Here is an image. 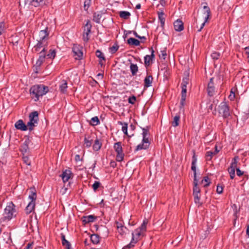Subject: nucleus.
Returning <instances> with one entry per match:
<instances>
[{
	"instance_id": "3c124183",
	"label": "nucleus",
	"mask_w": 249,
	"mask_h": 249,
	"mask_svg": "<svg viewBox=\"0 0 249 249\" xmlns=\"http://www.w3.org/2000/svg\"><path fill=\"white\" fill-rule=\"evenodd\" d=\"M232 208L234 210V215H235V216L236 217H237V214L239 212V209H238L236 205H235V204H233L232 206Z\"/></svg>"
},
{
	"instance_id": "2eb2a0df",
	"label": "nucleus",
	"mask_w": 249,
	"mask_h": 249,
	"mask_svg": "<svg viewBox=\"0 0 249 249\" xmlns=\"http://www.w3.org/2000/svg\"><path fill=\"white\" fill-rule=\"evenodd\" d=\"M82 48L79 45H74L72 48V51L75 54L76 59H81L83 56V53L82 52Z\"/></svg>"
},
{
	"instance_id": "bb28decb",
	"label": "nucleus",
	"mask_w": 249,
	"mask_h": 249,
	"mask_svg": "<svg viewBox=\"0 0 249 249\" xmlns=\"http://www.w3.org/2000/svg\"><path fill=\"white\" fill-rule=\"evenodd\" d=\"M91 28V25L90 24V21L89 20H88L86 25L84 26L83 33L89 34L90 32Z\"/></svg>"
},
{
	"instance_id": "6e6552de",
	"label": "nucleus",
	"mask_w": 249,
	"mask_h": 249,
	"mask_svg": "<svg viewBox=\"0 0 249 249\" xmlns=\"http://www.w3.org/2000/svg\"><path fill=\"white\" fill-rule=\"evenodd\" d=\"M217 110L219 114L221 115L224 118H227L230 115L229 106L227 103L225 102L220 103L217 107Z\"/></svg>"
},
{
	"instance_id": "338daca9",
	"label": "nucleus",
	"mask_w": 249,
	"mask_h": 249,
	"mask_svg": "<svg viewBox=\"0 0 249 249\" xmlns=\"http://www.w3.org/2000/svg\"><path fill=\"white\" fill-rule=\"evenodd\" d=\"M33 243H28L24 249H32Z\"/></svg>"
},
{
	"instance_id": "0e129e2a",
	"label": "nucleus",
	"mask_w": 249,
	"mask_h": 249,
	"mask_svg": "<svg viewBox=\"0 0 249 249\" xmlns=\"http://www.w3.org/2000/svg\"><path fill=\"white\" fill-rule=\"evenodd\" d=\"M4 30V25L2 23H0V35Z\"/></svg>"
},
{
	"instance_id": "cd10ccee",
	"label": "nucleus",
	"mask_w": 249,
	"mask_h": 249,
	"mask_svg": "<svg viewBox=\"0 0 249 249\" xmlns=\"http://www.w3.org/2000/svg\"><path fill=\"white\" fill-rule=\"evenodd\" d=\"M62 245L65 247L66 249H71L70 243L65 239L64 235H62Z\"/></svg>"
},
{
	"instance_id": "bf43d9fd",
	"label": "nucleus",
	"mask_w": 249,
	"mask_h": 249,
	"mask_svg": "<svg viewBox=\"0 0 249 249\" xmlns=\"http://www.w3.org/2000/svg\"><path fill=\"white\" fill-rule=\"evenodd\" d=\"M23 160L24 162L27 165H30V161H29V158L27 156H23Z\"/></svg>"
},
{
	"instance_id": "7c9ffc66",
	"label": "nucleus",
	"mask_w": 249,
	"mask_h": 249,
	"mask_svg": "<svg viewBox=\"0 0 249 249\" xmlns=\"http://www.w3.org/2000/svg\"><path fill=\"white\" fill-rule=\"evenodd\" d=\"M102 143L98 139L95 140L93 145V149L94 151H98L101 147Z\"/></svg>"
},
{
	"instance_id": "7ed1b4c3",
	"label": "nucleus",
	"mask_w": 249,
	"mask_h": 249,
	"mask_svg": "<svg viewBox=\"0 0 249 249\" xmlns=\"http://www.w3.org/2000/svg\"><path fill=\"white\" fill-rule=\"evenodd\" d=\"M17 214L15 205L10 202L8 203L4 210V212L1 217L3 221H9L13 217H15Z\"/></svg>"
},
{
	"instance_id": "5701e85b",
	"label": "nucleus",
	"mask_w": 249,
	"mask_h": 249,
	"mask_svg": "<svg viewBox=\"0 0 249 249\" xmlns=\"http://www.w3.org/2000/svg\"><path fill=\"white\" fill-rule=\"evenodd\" d=\"M154 51H153V50H152L151 55H146L144 57V63H145V65L149 66L150 64V62L152 60V59L154 58Z\"/></svg>"
},
{
	"instance_id": "a19ab883",
	"label": "nucleus",
	"mask_w": 249,
	"mask_h": 249,
	"mask_svg": "<svg viewBox=\"0 0 249 249\" xmlns=\"http://www.w3.org/2000/svg\"><path fill=\"white\" fill-rule=\"evenodd\" d=\"M55 51L54 50H50V53L47 55L49 58L53 59L55 56Z\"/></svg>"
},
{
	"instance_id": "13d9d810",
	"label": "nucleus",
	"mask_w": 249,
	"mask_h": 249,
	"mask_svg": "<svg viewBox=\"0 0 249 249\" xmlns=\"http://www.w3.org/2000/svg\"><path fill=\"white\" fill-rule=\"evenodd\" d=\"M223 188L222 186L218 185L217 186L216 192L218 194H220L223 192Z\"/></svg>"
},
{
	"instance_id": "f704fd0d",
	"label": "nucleus",
	"mask_w": 249,
	"mask_h": 249,
	"mask_svg": "<svg viewBox=\"0 0 249 249\" xmlns=\"http://www.w3.org/2000/svg\"><path fill=\"white\" fill-rule=\"evenodd\" d=\"M180 117L177 115L174 117L173 121L172 122V124L174 127H176L178 125L179 122Z\"/></svg>"
},
{
	"instance_id": "f8f14e48",
	"label": "nucleus",
	"mask_w": 249,
	"mask_h": 249,
	"mask_svg": "<svg viewBox=\"0 0 249 249\" xmlns=\"http://www.w3.org/2000/svg\"><path fill=\"white\" fill-rule=\"evenodd\" d=\"M147 223L148 220L147 219H144L141 226L139 228L135 230L133 232L141 238V236H143L144 232L146 231V225Z\"/></svg>"
},
{
	"instance_id": "393cba45",
	"label": "nucleus",
	"mask_w": 249,
	"mask_h": 249,
	"mask_svg": "<svg viewBox=\"0 0 249 249\" xmlns=\"http://www.w3.org/2000/svg\"><path fill=\"white\" fill-rule=\"evenodd\" d=\"M29 4L32 5L35 7L38 6L40 3L42 2L43 0H26Z\"/></svg>"
},
{
	"instance_id": "b1692460",
	"label": "nucleus",
	"mask_w": 249,
	"mask_h": 249,
	"mask_svg": "<svg viewBox=\"0 0 249 249\" xmlns=\"http://www.w3.org/2000/svg\"><path fill=\"white\" fill-rule=\"evenodd\" d=\"M153 81V77L151 75H147L144 79V87L148 88L151 86Z\"/></svg>"
},
{
	"instance_id": "09e8293b",
	"label": "nucleus",
	"mask_w": 249,
	"mask_h": 249,
	"mask_svg": "<svg viewBox=\"0 0 249 249\" xmlns=\"http://www.w3.org/2000/svg\"><path fill=\"white\" fill-rule=\"evenodd\" d=\"M91 2V0H85L84 2V8L85 10H88Z\"/></svg>"
},
{
	"instance_id": "a878e982",
	"label": "nucleus",
	"mask_w": 249,
	"mask_h": 249,
	"mask_svg": "<svg viewBox=\"0 0 249 249\" xmlns=\"http://www.w3.org/2000/svg\"><path fill=\"white\" fill-rule=\"evenodd\" d=\"M127 43L130 45L138 46L140 45V41L132 37H130L127 40Z\"/></svg>"
},
{
	"instance_id": "6e6d98bb",
	"label": "nucleus",
	"mask_w": 249,
	"mask_h": 249,
	"mask_svg": "<svg viewBox=\"0 0 249 249\" xmlns=\"http://www.w3.org/2000/svg\"><path fill=\"white\" fill-rule=\"evenodd\" d=\"M136 97L134 96H132V97H130L128 99V102L130 104H134L136 101Z\"/></svg>"
},
{
	"instance_id": "f257e3e1",
	"label": "nucleus",
	"mask_w": 249,
	"mask_h": 249,
	"mask_svg": "<svg viewBox=\"0 0 249 249\" xmlns=\"http://www.w3.org/2000/svg\"><path fill=\"white\" fill-rule=\"evenodd\" d=\"M36 39L37 42L34 48L36 52H39L42 48V51H45L48 46V40L49 39V32L48 28L41 30L36 36Z\"/></svg>"
},
{
	"instance_id": "69168bd1",
	"label": "nucleus",
	"mask_w": 249,
	"mask_h": 249,
	"mask_svg": "<svg viewBox=\"0 0 249 249\" xmlns=\"http://www.w3.org/2000/svg\"><path fill=\"white\" fill-rule=\"evenodd\" d=\"M103 78V73H99L96 76V78L98 80L102 79Z\"/></svg>"
},
{
	"instance_id": "ddd939ff",
	"label": "nucleus",
	"mask_w": 249,
	"mask_h": 249,
	"mask_svg": "<svg viewBox=\"0 0 249 249\" xmlns=\"http://www.w3.org/2000/svg\"><path fill=\"white\" fill-rule=\"evenodd\" d=\"M213 78H211L208 84L207 93L210 96H213L216 92V90L213 82Z\"/></svg>"
},
{
	"instance_id": "4c0bfd02",
	"label": "nucleus",
	"mask_w": 249,
	"mask_h": 249,
	"mask_svg": "<svg viewBox=\"0 0 249 249\" xmlns=\"http://www.w3.org/2000/svg\"><path fill=\"white\" fill-rule=\"evenodd\" d=\"M99 123V120L97 117H94L91 118L90 124L92 125H96Z\"/></svg>"
},
{
	"instance_id": "c756f323",
	"label": "nucleus",
	"mask_w": 249,
	"mask_h": 249,
	"mask_svg": "<svg viewBox=\"0 0 249 249\" xmlns=\"http://www.w3.org/2000/svg\"><path fill=\"white\" fill-rule=\"evenodd\" d=\"M131 14L128 11H120L119 12V16L120 17L124 19H127L129 18Z\"/></svg>"
},
{
	"instance_id": "79ce46f5",
	"label": "nucleus",
	"mask_w": 249,
	"mask_h": 249,
	"mask_svg": "<svg viewBox=\"0 0 249 249\" xmlns=\"http://www.w3.org/2000/svg\"><path fill=\"white\" fill-rule=\"evenodd\" d=\"M235 169L231 168L229 167L228 168V172L230 175V178L231 179H233L235 176Z\"/></svg>"
},
{
	"instance_id": "1a4fd4ad",
	"label": "nucleus",
	"mask_w": 249,
	"mask_h": 249,
	"mask_svg": "<svg viewBox=\"0 0 249 249\" xmlns=\"http://www.w3.org/2000/svg\"><path fill=\"white\" fill-rule=\"evenodd\" d=\"M211 15V11L210 8L207 5H204L203 7V13H202V18L204 19L203 22L202 23L200 29L198 30V32H200L201 30L204 27L205 23L207 22L208 19L209 18Z\"/></svg>"
},
{
	"instance_id": "a211bd4d",
	"label": "nucleus",
	"mask_w": 249,
	"mask_h": 249,
	"mask_svg": "<svg viewBox=\"0 0 249 249\" xmlns=\"http://www.w3.org/2000/svg\"><path fill=\"white\" fill-rule=\"evenodd\" d=\"M115 224L118 232L122 236L124 235L127 231V228L118 222H116Z\"/></svg>"
},
{
	"instance_id": "473e14b6",
	"label": "nucleus",
	"mask_w": 249,
	"mask_h": 249,
	"mask_svg": "<svg viewBox=\"0 0 249 249\" xmlns=\"http://www.w3.org/2000/svg\"><path fill=\"white\" fill-rule=\"evenodd\" d=\"M130 69L131 72L132 73V74L133 75H136L138 71V68L136 64H134L131 63L130 66Z\"/></svg>"
},
{
	"instance_id": "412c9836",
	"label": "nucleus",
	"mask_w": 249,
	"mask_h": 249,
	"mask_svg": "<svg viewBox=\"0 0 249 249\" xmlns=\"http://www.w3.org/2000/svg\"><path fill=\"white\" fill-rule=\"evenodd\" d=\"M30 142V140L29 138H27L21 147V151L24 154L26 153L29 149V144Z\"/></svg>"
},
{
	"instance_id": "6ab92c4d",
	"label": "nucleus",
	"mask_w": 249,
	"mask_h": 249,
	"mask_svg": "<svg viewBox=\"0 0 249 249\" xmlns=\"http://www.w3.org/2000/svg\"><path fill=\"white\" fill-rule=\"evenodd\" d=\"M72 173L69 170H66L64 171L61 177L63 179L64 182H66L69 180L71 178Z\"/></svg>"
},
{
	"instance_id": "2f4dec72",
	"label": "nucleus",
	"mask_w": 249,
	"mask_h": 249,
	"mask_svg": "<svg viewBox=\"0 0 249 249\" xmlns=\"http://www.w3.org/2000/svg\"><path fill=\"white\" fill-rule=\"evenodd\" d=\"M96 55L98 58H100L101 59V60L100 61L99 63L101 65H103V61H105V60L103 53L100 51L97 50L96 52Z\"/></svg>"
},
{
	"instance_id": "de8ad7c7",
	"label": "nucleus",
	"mask_w": 249,
	"mask_h": 249,
	"mask_svg": "<svg viewBox=\"0 0 249 249\" xmlns=\"http://www.w3.org/2000/svg\"><path fill=\"white\" fill-rule=\"evenodd\" d=\"M159 18L160 21V22L162 24H164L165 19L164 18V13L163 12H161L159 14Z\"/></svg>"
},
{
	"instance_id": "f3484780",
	"label": "nucleus",
	"mask_w": 249,
	"mask_h": 249,
	"mask_svg": "<svg viewBox=\"0 0 249 249\" xmlns=\"http://www.w3.org/2000/svg\"><path fill=\"white\" fill-rule=\"evenodd\" d=\"M40 51V52L39 58L36 61L35 65V66L36 67H39L41 66L43 62L44 61L46 57L45 52H46V50L45 51H42V48H41Z\"/></svg>"
},
{
	"instance_id": "680f3d73",
	"label": "nucleus",
	"mask_w": 249,
	"mask_h": 249,
	"mask_svg": "<svg viewBox=\"0 0 249 249\" xmlns=\"http://www.w3.org/2000/svg\"><path fill=\"white\" fill-rule=\"evenodd\" d=\"M236 173H237V176H241L242 175H243V172H242V171H241L239 168H236Z\"/></svg>"
},
{
	"instance_id": "49530a36",
	"label": "nucleus",
	"mask_w": 249,
	"mask_h": 249,
	"mask_svg": "<svg viewBox=\"0 0 249 249\" xmlns=\"http://www.w3.org/2000/svg\"><path fill=\"white\" fill-rule=\"evenodd\" d=\"M118 45L117 44H114L113 46L110 48V50L112 53H114L118 50Z\"/></svg>"
},
{
	"instance_id": "f03ea898",
	"label": "nucleus",
	"mask_w": 249,
	"mask_h": 249,
	"mask_svg": "<svg viewBox=\"0 0 249 249\" xmlns=\"http://www.w3.org/2000/svg\"><path fill=\"white\" fill-rule=\"evenodd\" d=\"M49 91L48 88L43 85H36L32 86L30 89V94L33 96L32 98H35V101L38 100L40 96L46 94Z\"/></svg>"
},
{
	"instance_id": "423d86ee",
	"label": "nucleus",
	"mask_w": 249,
	"mask_h": 249,
	"mask_svg": "<svg viewBox=\"0 0 249 249\" xmlns=\"http://www.w3.org/2000/svg\"><path fill=\"white\" fill-rule=\"evenodd\" d=\"M142 144H139L136 149V150H140L142 149H146L150 145V142L148 140L149 132L148 130L146 128H142Z\"/></svg>"
},
{
	"instance_id": "ea45409f",
	"label": "nucleus",
	"mask_w": 249,
	"mask_h": 249,
	"mask_svg": "<svg viewBox=\"0 0 249 249\" xmlns=\"http://www.w3.org/2000/svg\"><path fill=\"white\" fill-rule=\"evenodd\" d=\"M186 87L185 85L182 86L181 98L186 99Z\"/></svg>"
},
{
	"instance_id": "8fccbe9b",
	"label": "nucleus",
	"mask_w": 249,
	"mask_h": 249,
	"mask_svg": "<svg viewBox=\"0 0 249 249\" xmlns=\"http://www.w3.org/2000/svg\"><path fill=\"white\" fill-rule=\"evenodd\" d=\"M100 18L101 16L99 14L96 15V14H94L93 19L96 22L99 23L100 22Z\"/></svg>"
},
{
	"instance_id": "c9c22d12",
	"label": "nucleus",
	"mask_w": 249,
	"mask_h": 249,
	"mask_svg": "<svg viewBox=\"0 0 249 249\" xmlns=\"http://www.w3.org/2000/svg\"><path fill=\"white\" fill-rule=\"evenodd\" d=\"M67 83L65 80H63L60 86V89L61 92L64 93L67 88Z\"/></svg>"
},
{
	"instance_id": "4d7b16f0",
	"label": "nucleus",
	"mask_w": 249,
	"mask_h": 249,
	"mask_svg": "<svg viewBox=\"0 0 249 249\" xmlns=\"http://www.w3.org/2000/svg\"><path fill=\"white\" fill-rule=\"evenodd\" d=\"M127 124H124V125L122 126V131L125 134L127 135Z\"/></svg>"
},
{
	"instance_id": "603ef678",
	"label": "nucleus",
	"mask_w": 249,
	"mask_h": 249,
	"mask_svg": "<svg viewBox=\"0 0 249 249\" xmlns=\"http://www.w3.org/2000/svg\"><path fill=\"white\" fill-rule=\"evenodd\" d=\"M194 196L195 202L196 203H199L200 196L199 194H193Z\"/></svg>"
},
{
	"instance_id": "9d476101",
	"label": "nucleus",
	"mask_w": 249,
	"mask_h": 249,
	"mask_svg": "<svg viewBox=\"0 0 249 249\" xmlns=\"http://www.w3.org/2000/svg\"><path fill=\"white\" fill-rule=\"evenodd\" d=\"M211 15V11L210 8L207 5H204L203 7V13H202V18L204 19L203 22L202 23L200 29L198 30V32H200L201 30L204 27L205 23L207 22L208 19L209 18Z\"/></svg>"
},
{
	"instance_id": "58836bf2",
	"label": "nucleus",
	"mask_w": 249,
	"mask_h": 249,
	"mask_svg": "<svg viewBox=\"0 0 249 249\" xmlns=\"http://www.w3.org/2000/svg\"><path fill=\"white\" fill-rule=\"evenodd\" d=\"M236 90L235 89H231V93L229 96V98L230 100L232 101L234 99L235 97V91Z\"/></svg>"
},
{
	"instance_id": "37998d69",
	"label": "nucleus",
	"mask_w": 249,
	"mask_h": 249,
	"mask_svg": "<svg viewBox=\"0 0 249 249\" xmlns=\"http://www.w3.org/2000/svg\"><path fill=\"white\" fill-rule=\"evenodd\" d=\"M167 55L166 49L164 48L163 50L160 51L159 53V57L161 58L165 59Z\"/></svg>"
},
{
	"instance_id": "774afa93",
	"label": "nucleus",
	"mask_w": 249,
	"mask_h": 249,
	"mask_svg": "<svg viewBox=\"0 0 249 249\" xmlns=\"http://www.w3.org/2000/svg\"><path fill=\"white\" fill-rule=\"evenodd\" d=\"M246 53L248 55V58H249V46L245 48Z\"/></svg>"
},
{
	"instance_id": "aec40b11",
	"label": "nucleus",
	"mask_w": 249,
	"mask_h": 249,
	"mask_svg": "<svg viewBox=\"0 0 249 249\" xmlns=\"http://www.w3.org/2000/svg\"><path fill=\"white\" fill-rule=\"evenodd\" d=\"M174 26L175 30L178 32L181 31L184 29L183 23L182 21L179 19H178L175 21Z\"/></svg>"
},
{
	"instance_id": "c03bdc74",
	"label": "nucleus",
	"mask_w": 249,
	"mask_h": 249,
	"mask_svg": "<svg viewBox=\"0 0 249 249\" xmlns=\"http://www.w3.org/2000/svg\"><path fill=\"white\" fill-rule=\"evenodd\" d=\"M214 155L213 151H208L206 154V158L207 160H210L213 156Z\"/></svg>"
},
{
	"instance_id": "dca6fc26",
	"label": "nucleus",
	"mask_w": 249,
	"mask_h": 249,
	"mask_svg": "<svg viewBox=\"0 0 249 249\" xmlns=\"http://www.w3.org/2000/svg\"><path fill=\"white\" fill-rule=\"evenodd\" d=\"M15 127L19 130L22 131H26L28 129L27 124L26 125L23 121L21 120H19L15 124Z\"/></svg>"
},
{
	"instance_id": "20e7f679",
	"label": "nucleus",
	"mask_w": 249,
	"mask_h": 249,
	"mask_svg": "<svg viewBox=\"0 0 249 249\" xmlns=\"http://www.w3.org/2000/svg\"><path fill=\"white\" fill-rule=\"evenodd\" d=\"M197 162V158L195 155V153L193 152V156L192 157V162L191 169L194 172V188H193V194H199L200 190L197 186L198 180L196 179V164Z\"/></svg>"
},
{
	"instance_id": "0eeeda50",
	"label": "nucleus",
	"mask_w": 249,
	"mask_h": 249,
	"mask_svg": "<svg viewBox=\"0 0 249 249\" xmlns=\"http://www.w3.org/2000/svg\"><path fill=\"white\" fill-rule=\"evenodd\" d=\"M29 117L30 120L27 123V126H28V129L31 131L37 124L38 121V113L37 111H35L32 112L30 114Z\"/></svg>"
},
{
	"instance_id": "4be33fe9",
	"label": "nucleus",
	"mask_w": 249,
	"mask_h": 249,
	"mask_svg": "<svg viewBox=\"0 0 249 249\" xmlns=\"http://www.w3.org/2000/svg\"><path fill=\"white\" fill-rule=\"evenodd\" d=\"M96 219V217L93 215H89L88 216H83L82 218V221L85 223H89L93 222Z\"/></svg>"
},
{
	"instance_id": "5fc2aeb1",
	"label": "nucleus",
	"mask_w": 249,
	"mask_h": 249,
	"mask_svg": "<svg viewBox=\"0 0 249 249\" xmlns=\"http://www.w3.org/2000/svg\"><path fill=\"white\" fill-rule=\"evenodd\" d=\"M219 56L220 54L216 52L213 53L211 55V56L213 59H217Z\"/></svg>"
},
{
	"instance_id": "4468645a",
	"label": "nucleus",
	"mask_w": 249,
	"mask_h": 249,
	"mask_svg": "<svg viewBox=\"0 0 249 249\" xmlns=\"http://www.w3.org/2000/svg\"><path fill=\"white\" fill-rule=\"evenodd\" d=\"M132 239L130 243L127 245L124 246L123 249H131L134 247L135 245L140 240L139 236L136 235L134 232L132 233Z\"/></svg>"
},
{
	"instance_id": "052dcab7",
	"label": "nucleus",
	"mask_w": 249,
	"mask_h": 249,
	"mask_svg": "<svg viewBox=\"0 0 249 249\" xmlns=\"http://www.w3.org/2000/svg\"><path fill=\"white\" fill-rule=\"evenodd\" d=\"M89 34H88L83 33V40L86 42L88 41L89 39Z\"/></svg>"
},
{
	"instance_id": "c85d7f7f",
	"label": "nucleus",
	"mask_w": 249,
	"mask_h": 249,
	"mask_svg": "<svg viewBox=\"0 0 249 249\" xmlns=\"http://www.w3.org/2000/svg\"><path fill=\"white\" fill-rule=\"evenodd\" d=\"M90 240L94 244H97L100 242V237L98 234H92L90 236Z\"/></svg>"
},
{
	"instance_id": "72a5a7b5",
	"label": "nucleus",
	"mask_w": 249,
	"mask_h": 249,
	"mask_svg": "<svg viewBox=\"0 0 249 249\" xmlns=\"http://www.w3.org/2000/svg\"><path fill=\"white\" fill-rule=\"evenodd\" d=\"M238 159H239L238 157H237V156L233 158V159L232 160L230 167L236 170V168H237V161H238Z\"/></svg>"
},
{
	"instance_id": "9b49d317",
	"label": "nucleus",
	"mask_w": 249,
	"mask_h": 249,
	"mask_svg": "<svg viewBox=\"0 0 249 249\" xmlns=\"http://www.w3.org/2000/svg\"><path fill=\"white\" fill-rule=\"evenodd\" d=\"M114 148L117 153L116 160L118 161H121L124 159V154L123 153L121 142H118L115 143L114 145Z\"/></svg>"
},
{
	"instance_id": "e2e57ef3",
	"label": "nucleus",
	"mask_w": 249,
	"mask_h": 249,
	"mask_svg": "<svg viewBox=\"0 0 249 249\" xmlns=\"http://www.w3.org/2000/svg\"><path fill=\"white\" fill-rule=\"evenodd\" d=\"M185 100H186V99H183V98H181L180 107V109L181 108L183 107H184V106L185 105Z\"/></svg>"
},
{
	"instance_id": "864d4df0",
	"label": "nucleus",
	"mask_w": 249,
	"mask_h": 249,
	"mask_svg": "<svg viewBox=\"0 0 249 249\" xmlns=\"http://www.w3.org/2000/svg\"><path fill=\"white\" fill-rule=\"evenodd\" d=\"M100 184V183L99 182H98V181H95V182L92 185V188H93V190L94 191H96L98 188V187H99Z\"/></svg>"
},
{
	"instance_id": "e433bc0d",
	"label": "nucleus",
	"mask_w": 249,
	"mask_h": 249,
	"mask_svg": "<svg viewBox=\"0 0 249 249\" xmlns=\"http://www.w3.org/2000/svg\"><path fill=\"white\" fill-rule=\"evenodd\" d=\"M92 143V140L90 139V137L86 138L84 139V144L86 147H90Z\"/></svg>"
},
{
	"instance_id": "39448f33",
	"label": "nucleus",
	"mask_w": 249,
	"mask_h": 249,
	"mask_svg": "<svg viewBox=\"0 0 249 249\" xmlns=\"http://www.w3.org/2000/svg\"><path fill=\"white\" fill-rule=\"evenodd\" d=\"M31 194L29 196V199L31 200L26 207L25 212L27 214L31 213L34 211L35 207V201L36 199V194L35 188H30Z\"/></svg>"
},
{
	"instance_id": "a18cd8bd",
	"label": "nucleus",
	"mask_w": 249,
	"mask_h": 249,
	"mask_svg": "<svg viewBox=\"0 0 249 249\" xmlns=\"http://www.w3.org/2000/svg\"><path fill=\"white\" fill-rule=\"evenodd\" d=\"M202 183H205V184L204 185V186H208L210 183V179H209V178L207 177H205L202 180Z\"/></svg>"
}]
</instances>
